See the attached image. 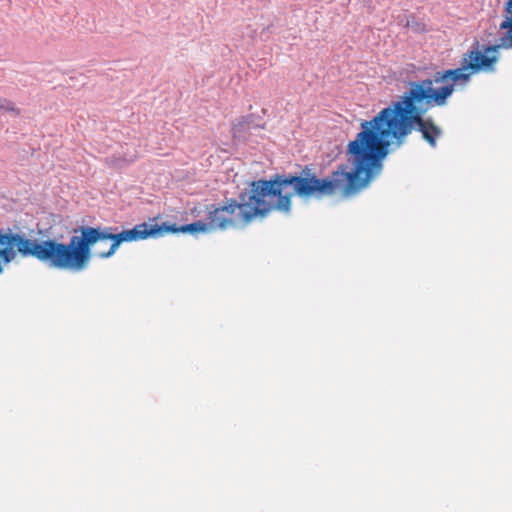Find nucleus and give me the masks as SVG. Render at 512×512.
<instances>
[{
    "mask_svg": "<svg viewBox=\"0 0 512 512\" xmlns=\"http://www.w3.org/2000/svg\"><path fill=\"white\" fill-rule=\"evenodd\" d=\"M0 109H7L10 111H14L15 108L12 103L6 101V100H0Z\"/></svg>",
    "mask_w": 512,
    "mask_h": 512,
    "instance_id": "obj_5",
    "label": "nucleus"
},
{
    "mask_svg": "<svg viewBox=\"0 0 512 512\" xmlns=\"http://www.w3.org/2000/svg\"><path fill=\"white\" fill-rule=\"evenodd\" d=\"M110 230H112V228H105L104 230H102L100 227H91L94 245L98 241L110 240L112 242L108 251L99 252L97 254V256L101 259H106L113 256L123 242H136L148 238H157L167 233H196L211 231L209 220L207 219L206 222L196 221L194 223L182 226L168 223H162L161 225L140 223L134 226L132 229L123 230L119 233H111L109 232Z\"/></svg>",
    "mask_w": 512,
    "mask_h": 512,
    "instance_id": "obj_3",
    "label": "nucleus"
},
{
    "mask_svg": "<svg viewBox=\"0 0 512 512\" xmlns=\"http://www.w3.org/2000/svg\"><path fill=\"white\" fill-rule=\"evenodd\" d=\"M79 231V236L73 235L69 243L64 244L53 239L39 242L18 233H3L0 230V272L2 264L11 262L16 256L12 245L24 257H34L57 269L82 271L90 261L94 244L90 226H82Z\"/></svg>",
    "mask_w": 512,
    "mask_h": 512,
    "instance_id": "obj_2",
    "label": "nucleus"
},
{
    "mask_svg": "<svg viewBox=\"0 0 512 512\" xmlns=\"http://www.w3.org/2000/svg\"><path fill=\"white\" fill-rule=\"evenodd\" d=\"M252 120L249 116H243L236 120L232 126V132L234 137H239L241 134L249 129Z\"/></svg>",
    "mask_w": 512,
    "mask_h": 512,
    "instance_id": "obj_4",
    "label": "nucleus"
},
{
    "mask_svg": "<svg viewBox=\"0 0 512 512\" xmlns=\"http://www.w3.org/2000/svg\"><path fill=\"white\" fill-rule=\"evenodd\" d=\"M424 114L425 79L412 82L398 100L361 123V131L347 146L350 167L341 164L329 176L319 178L310 166H305L299 176L276 175L271 180L253 181L247 197L241 195L243 203L229 199L221 206H207L210 230L244 228L257 215L264 216L273 210L289 212L292 194L283 193L287 186L305 198L357 195L380 173L391 145L402 146L413 131H419L425 140Z\"/></svg>",
    "mask_w": 512,
    "mask_h": 512,
    "instance_id": "obj_1",
    "label": "nucleus"
}]
</instances>
